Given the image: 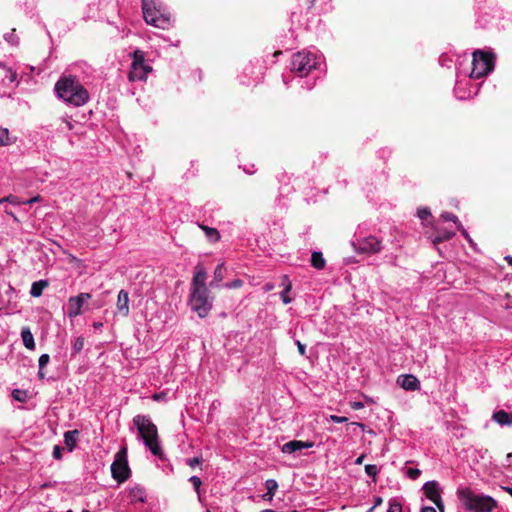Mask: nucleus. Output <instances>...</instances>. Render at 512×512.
<instances>
[{"label":"nucleus","mask_w":512,"mask_h":512,"mask_svg":"<svg viewBox=\"0 0 512 512\" xmlns=\"http://www.w3.org/2000/svg\"><path fill=\"white\" fill-rule=\"evenodd\" d=\"M55 90L58 97L74 106H82L89 99L88 91L73 76L61 77L55 85Z\"/></svg>","instance_id":"nucleus-1"},{"label":"nucleus","mask_w":512,"mask_h":512,"mask_svg":"<svg viewBox=\"0 0 512 512\" xmlns=\"http://www.w3.org/2000/svg\"><path fill=\"white\" fill-rule=\"evenodd\" d=\"M133 424L137 428L145 446L149 448L153 455L161 457L163 453L159 445L158 429L150 417L147 415H136L133 418Z\"/></svg>","instance_id":"nucleus-2"},{"label":"nucleus","mask_w":512,"mask_h":512,"mask_svg":"<svg viewBox=\"0 0 512 512\" xmlns=\"http://www.w3.org/2000/svg\"><path fill=\"white\" fill-rule=\"evenodd\" d=\"M459 499L464 508L470 512H492L497 502L487 495H479L466 488L458 491Z\"/></svg>","instance_id":"nucleus-3"},{"label":"nucleus","mask_w":512,"mask_h":512,"mask_svg":"<svg viewBox=\"0 0 512 512\" xmlns=\"http://www.w3.org/2000/svg\"><path fill=\"white\" fill-rule=\"evenodd\" d=\"M495 54L482 50L473 52L471 78L480 79L493 71L495 66Z\"/></svg>","instance_id":"nucleus-4"},{"label":"nucleus","mask_w":512,"mask_h":512,"mask_svg":"<svg viewBox=\"0 0 512 512\" xmlns=\"http://www.w3.org/2000/svg\"><path fill=\"white\" fill-rule=\"evenodd\" d=\"M143 17L147 24L157 28L167 29L171 24L170 14L162 13L152 1L142 0Z\"/></svg>","instance_id":"nucleus-5"},{"label":"nucleus","mask_w":512,"mask_h":512,"mask_svg":"<svg viewBox=\"0 0 512 512\" xmlns=\"http://www.w3.org/2000/svg\"><path fill=\"white\" fill-rule=\"evenodd\" d=\"M111 474L118 483H124L130 477L131 470L127 460V447H122L115 455L111 465Z\"/></svg>","instance_id":"nucleus-6"},{"label":"nucleus","mask_w":512,"mask_h":512,"mask_svg":"<svg viewBox=\"0 0 512 512\" xmlns=\"http://www.w3.org/2000/svg\"><path fill=\"white\" fill-rule=\"evenodd\" d=\"M190 304L192 310L195 311L199 317H206L212 308V300L208 297V290H198V288L191 289Z\"/></svg>","instance_id":"nucleus-7"},{"label":"nucleus","mask_w":512,"mask_h":512,"mask_svg":"<svg viewBox=\"0 0 512 512\" xmlns=\"http://www.w3.org/2000/svg\"><path fill=\"white\" fill-rule=\"evenodd\" d=\"M151 71L152 67L145 64L144 52L141 50H136L133 53V62L131 64V71L128 74V79L131 82L136 80H145Z\"/></svg>","instance_id":"nucleus-8"},{"label":"nucleus","mask_w":512,"mask_h":512,"mask_svg":"<svg viewBox=\"0 0 512 512\" xmlns=\"http://www.w3.org/2000/svg\"><path fill=\"white\" fill-rule=\"evenodd\" d=\"M315 66L316 62L311 58L310 53L298 52L292 57L291 70L299 73L300 76L307 75Z\"/></svg>","instance_id":"nucleus-9"},{"label":"nucleus","mask_w":512,"mask_h":512,"mask_svg":"<svg viewBox=\"0 0 512 512\" xmlns=\"http://www.w3.org/2000/svg\"><path fill=\"white\" fill-rule=\"evenodd\" d=\"M352 246L358 254H376L382 249L381 241L374 236L357 239L352 242Z\"/></svg>","instance_id":"nucleus-10"},{"label":"nucleus","mask_w":512,"mask_h":512,"mask_svg":"<svg viewBox=\"0 0 512 512\" xmlns=\"http://www.w3.org/2000/svg\"><path fill=\"white\" fill-rule=\"evenodd\" d=\"M425 496L431 500L439 509L440 512H444V504L442 502L438 483L436 481H428L423 486Z\"/></svg>","instance_id":"nucleus-11"},{"label":"nucleus","mask_w":512,"mask_h":512,"mask_svg":"<svg viewBox=\"0 0 512 512\" xmlns=\"http://www.w3.org/2000/svg\"><path fill=\"white\" fill-rule=\"evenodd\" d=\"M90 293H80L77 296L70 297L68 300V316L70 318L81 314V308L85 301L91 299Z\"/></svg>","instance_id":"nucleus-12"},{"label":"nucleus","mask_w":512,"mask_h":512,"mask_svg":"<svg viewBox=\"0 0 512 512\" xmlns=\"http://www.w3.org/2000/svg\"><path fill=\"white\" fill-rule=\"evenodd\" d=\"M206 279H207V273L202 265H197L195 267V273L192 279L191 283V289H207L206 287Z\"/></svg>","instance_id":"nucleus-13"},{"label":"nucleus","mask_w":512,"mask_h":512,"mask_svg":"<svg viewBox=\"0 0 512 512\" xmlns=\"http://www.w3.org/2000/svg\"><path fill=\"white\" fill-rule=\"evenodd\" d=\"M397 382L403 389L408 391H415L420 387L419 380L411 374L400 376Z\"/></svg>","instance_id":"nucleus-14"},{"label":"nucleus","mask_w":512,"mask_h":512,"mask_svg":"<svg viewBox=\"0 0 512 512\" xmlns=\"http://www.w3.org/2000/svg\"><path fill=\"white\" fill-rule=\"evenodd\" d=\"M455 236V232L446 229H436V235L429 237L431 243L440 252L438 245L444 241H448Z\"/></svg>","instance_id":"nucleus-15"},{"label":"nucleus","mask_w":512,"mask_h":512,"mask_svg":"<svg viewBox=\"0 0 512 512\" xmlns=\"http://www.w3.org/2000/svg\"><path fill=\"white\" fill-rule=\"evenodd\" d=\"M313 442H304V441H298V440H292L287 443H285L282 446V452L283 453H293L295 451L301 450L303 448H311L313 447Z\"/></svg>","instance_id":"nucleus-16"},{"label":"nucleus","mask_w":512,"mask_h":512,"mask_svg":"<svg viewBox=\"0 0 512 512\" xmlns=\"http://www.w3.org/2000/svg\"><path fill=\"white\" fill-rule=\"evenodd\" d=\"M117 310L122 316L129 314V295L125 290H120L118 294Z\"/></svg>","instance_id":"nucleus-17"},{"label":"nucleus","mask_w":512,"mask_h":512,"mask_svg":"<svg viewBox=\"0 0 512 512\" xmlns=\"http://www.w3.org/2000/svg\"><path fill=\"white\" fill-rule=\"evenodd\" d=\"M128 498L131 503H144L146 498L145 489L140 485H135L129 489Z\"/></svg>","instance_id":"nucleus-18"},{"label":"nucleus","mask_w":512,"mask_h":512,"mask_svg":"<svg viewBox=\"0 0 512 512\" xmlns=\"http://www.w3.org/2000/svg\"><path fill=\"white\" fill-rule=\"evenodd\" d=\"M492 419L499 425H512V412H506L505 410H499L493 413Z\"/></svg>","instance_id":"nucleus-19"},{"label":"nucleus","mask_w":512,"mask_h":512,"mask_svg":"<svg viewBox=\"0 0 512 512\" xmlns=\"http://www.w3.org/2000/svg\"><path fill=\"white\" fill-rule=\"evenodd\" d=\"M17 78V73L4 63L0 62V82L4 83L6 80L10 83L14 82Z\"/></svg>","instance_id":"nucleus-20"},{"label":"nucleus","mask_w":512,"mask_h":512,"mask_svg":"<svg viewBox=\"0 0 512 512\" xmlns=\"http://www.w3.org/2000/svg\"><path fill=\"white\" fill-rule=\"evenodd\" d=\"M78 436L79 431L76 429L64 433V443L69 451H72L76 447Z\"/></svg>","instance_id":"nucleus-21"},{"label":"nucleus","mask_w":512,"mask_h":512,"mask_svg":"<svg viewBox=\"0 0 512 512\" xmlns=\"http://www.w3.org/2000/svg\"><path fill=\"white\" fill-rule=\"evenodd\" d=\"M265 487L267 489V492L262 496V498L265 501L271 502L273 500V497L278 489V483L274 479H268L265 482Z\"/></svg>","instance_id":"nucleus-22"},{"label":"nucleus","mask_w":512,"mask_h":512,"mask_svg":"<svg viewBox=\"0 0 512 512\" xmlns=\"http://www.w3.org/2000/svg\"><path fill=\"white\" fill-rule=\"evenodd\" d=\"M21 337L23 340V344L27 349L33 350L35 348L34 337L28 327H24L22 329Z\"/></svg>","instance_id":"nucleus-23"},{"label":"nucleus","mask_w":512,"mask_h":512,"mask_svg":"<svg viewBox=\"0 0 512 512\" xmlns=\"http://www.w3.org/2000/svg\"><path fill=\"white\" fill-rule=\"evenodd\" d=\"M199 228L202 229L211 242H218L220 240V234L216 228L208 227L204 224H198Z\"/></svg>","instance_id":"nucleus-24"},{"label":"nucleus","mask_w":512,"mask_h":512,"mask_svg":"<svg viewBox=\"0 0 512 512\" xmlns=\"http://www.w3.org/2000/svg\"><path fill=\"white\" fill-rule=\"evenodd\" d=\"M441 218L445 221L454 222L457 225V229L462 233V235L464 237L468 238L467 231L463 228L462 224L458 221V218L456 215L449 213V212H444L441 214Z\"/></svg>","instance_id":"nucleus-25"},{"label":"nucleus","mask_w":512,"mask_h":512,"mask_svg":"<svg viewBox=\"0 0 512 512\" xmlns=\"http://www.w3.org/2000/svg\"><path fill=\"white\" fill-rule=\"evenodd\" d=\"M311 265L318 270H321L325 267L326 261L323 257V254L318 251H314L311 255Z\"/></svg>","instance_id":"nucleus-26"},{"label":"nucleus","mask_w":512,"mask_h":512,"mask_svg":"<svg viewBox=\"0 0 512 512\" xmlns=\"http://www.w3.org/2000/svg\"><path fill=\"white\" fill-rule=\"evenodd\" d=\"M282 280H283L282 284L284 285V290L281 293V298H282V301L284 304H289L292 301V299L288 296V293L292 289V283L288 280V277L286 275H284L282 277Z\"/></svg>","instance_id":"nucleus-27"},{"label":"nucleus","mask_w":512,"mask_h":512,"mask_svg":"<svg viewBox=\"0 0 512 512\" xmlns=\"http://www.w3.org/2000/svg\"><path fill=\"white\" fill-rule=\"evenodd\" d=\"M48 286V281L40 280L32 284L30 294L33 297H39L42 295L43 289Z\"/></svg>","instance_id":"nucleus-28"},{"label":"nucleus","mask_w":512,"mask_h":512,"mask_svg":"<svg viewBox=\"0 0 512 512\" xmlns=\"http://www.w3.org/2000/svg\"><path fill=\"white\" fill-rule=\"evenodd\" d=\"M224 279V263H220L214 271V280L210 283L213 287L215 283L221 282Z\"/></svg>","instance_id":"nucleus-29"},{"label":"nucleus","mask_w":512,"mask_h":512,"mask_svg":"<svg viewBox=\"0 0 512 512\" xmlns=\"http://www.w3.org/2000/svg\"><path fill=\"white\" fill-rule=\"evenodd\" d=\"M12 397L15 401L24 403L27 400V391L20 390V389H14L12 391Z\"/></svg>","instance_id":"nucleus-30"},{"label":"nucleus","mask_w":512,"mask_h":512,"mask_svg":"<svg viewBox=\"0 0 512 512\" xmlns=\"http://www.w3.org/2000/svg\"><path fill=\"white\" fill-rule=\"evenodd\" d=\"M9 144V131L7 128L0 127V146H6Z\"/></svg>","instance_id":"nucleus-31"},{"label":"nucleus","mask_w":512,"mask_h":512,"mask_svg":"<svg viewBox=\"0 0 512 512\" xmlns=\"http://www.w3.org/2000/svg\"><path fill=\"white\" fill-rule=\"evenodd\" d=\"M85 339L84 337L80 336L77 337L74 344H73V350L75 353H79L83 347H84Z\"/></svg>","instance_id":"nucleus-32"},{"label":"nucleus","mask_w":512,"mask_h":512,"mask_svg":"<svg viewBox=\"0 0 512 512\" xmlns=\"http://www.w3.org/2000/svg\"><path fill=\"white\" fill-rule=\"evenodd\" d=\"M378 468L376 465H373V464H367L365 466V472L367 473L368 476L372 477L373 479H375L376 475L378 474Z\"/></svg>","instance_id":"nucleus-33"},{"label":"nucleus","mask_w":512,"mask_h":512,"mask_svg":"<svg viewBox=\"0 0 512 512\" xmlns=\"http://www.w3.org/2000/svg\"><path fill=\"white\" fill-rule=\"evenodd\" d=\"M242 286H243V281L241 279H235V280L225 284V287L229 288V289H238Z\"/></svg>","instance_id":"nucleus-34"},{"label":"nucleus","mask_w":512,"mask_h":512,"mask_svg":"<svg viewBox=\"0 0 512 512\" xmlns=\"http://www.w3.org/2000/svg\"><path fill=\"white\" fill-rule=\"evenodd\" d=\"M189 481L192 483L193 487L195 488L196 492L199 493L200 487L202 485V481L198 476H192Z\"/></svg>","instance_id":"nucleus-35"},{"label":"nucleus","mask_w":512,"mask_h":512,"mask_svg":"<svg viewBox=\"0 0 512 512\" xmlns=\"http://www.w3.org/2000/svg\"><path fill=\"white\" fill-rule=\"evenodd\" d=\"M418 217L421 220H427L429 217H431V212L428 208H421L418 210Z\"/></svg>","instance_id":"nucleus-36"},{"label":"nucleus","mask_w":512,"mask_h":512,"mask_svg":"<svg viewBox=\"0 0 512 512\" xmlns=\"http://www.w3.org/2000/svg\"><path fill=\"white\" fill-rule=\"evenodd\" d=\"M387 512H402V506L397 501H392L389 504V508Z\"/></svg>","instance_id":"nucleus-37"},{"label":"nucleus","mask_w":512,"mask_h":512,"mask_svg":"<svg viewBox=\"0 0 512 512\" xmlns=\"http://www.w3.org/2000/svg\"><path fill=\"white\" fill-rule=\"evenodd\" d=\"M421 474V471L417 468H409L407 470V475L410 479L415 480L417 479Z\"/></svg>","instance_id":"nucleus-38"},{"label":"nucleus","mask_w":512,"mask_h":512,"mask_svg":"<svg viewBox=\"0 0 512 512\" xmlns=\"http://www.w3.org/2000/svg\"><path fill=\"white\" fill-rule=\"evenodd\" d=\"M50 360V357L48 354H42L40 357H39V368L40 370H43V368L48 364Z\"/></svg>","instance_id":"nucleus-39"},{"label":"nucleus","mask_w":512,"mask_h":512,"mask_svg":"<svg viewBox=\"0 0 512 512\" xmlns=\"http://www.w3.org/2000/svg\"><path fill=\"white\" fill-rule=\"evenodd\" d=\"M5 200L13 205L23 204V200H20L17 196H14V195L6 196Z\"/></svg>","instance_id":"nucleus-40"},{"label":"nucleus","mask_w":512,"mask_h":512,"mask_svg":"<svg viewBox=\"0 0 512 512\" xmlns=\"http://www.w3.org/2000/svg\"><path fill=\"white\" fill-rule=\"evenodd\" d=\"M202 459L200 457H194L187 460V465L191 468L195 467L196 465L201 464Z\"/></svg>","instance_id":"nucleus-41"},{"label":"nucleus","mask_w":512,"mask_h":512,"mask_svg":"<svg viewBox=\"0 0 512 512\" xmlns=\"http://www.w3.org/2000/svg\"><path fill=\"white\" fill-rule=\"evenodd\" d=\"M52 454L55 459L60 460L62 457V449L60 448V446L55 445Z\"/></svg>","instance_id":"nucleus-42"},{"label":"nucleus","mask_w":512,"mask_h":512,"mask_svg":"<svg viewBox=\"0 0 512 512\" xmlns=\"http://www.w3.org/2000/svg\"><path fill=\"white\" fill-rule=\"evenodd\" d=\"M330 419H331V421H333L335 423H344V422L348 421L347 417L337 416V415H331Z\"/></svg>","instance_id":"nucleus-43"},{"label":"nucleus","mask_w":512,"mask_h":512,"mask_svg":"<svg viewBox=\"0 0 512 512\" xmlns=\"http://www.w3.org/2000/svg\"><path fill=\"white\" fill-rule=\"evenodd\" d=\"M40 199H41V197L39 195H37V196H35V197L31 198V199L23 200V204L31 205L33 203L38 202Z\"/></svg>","instance_id":"nucleus-44"},{"label":"nucleus","mask_w":512,"mask_h":512,"mask_svg":"<svg viewBox=\"0 0 512 512\" xmlns=\"http://www.w3.org/2000/svg\"><path fill=\"white\" fill-rule=\"evenodd\" d=\"M350 406L354 410H359V409H362L364 407V404L362 402H356L355 401V402H351Z\"/></svg>","instance_id":"nucleus-45"},{"label":"nucleus","mask_w":512,"mask_h":512,"mask_svg":"<svg viewBox=\"0 0 512 512\" xmlns=\"http://www.w3.org/2000/svg\"><path fill=\"white\" fill-rule=\"evenodd\" d=\"M296 345H297V348H298V351L299 353L303 356L305 355V345L302 344L300 341H296Z\"/></svg>","instance_id":"nucleus-46"},{"label":"nucleus","mask_w":512,"mask_h":512,"mask_svg":"<svg viewBox=\"0 0 512 512\" xmlns=\"http://www.w3.org/2000/svg\"><path fill=\"white\" fill-rule=\"evenodd\" d=\"M364 458H365V455H364V454L360 455V456L355 460V464H356V465H361V464L363 463V461H364Z\"/></svg>","instance_id":"nucleus-47"},{"label":"nucleus","mask_w":512,"mask_h":512,"mask_svg":"<svg viewBox=\"0 0 512 512\" xmlns=\"http://www.w3.org/2000/svg\"><path fill=\"white\" fill-rule=\"evenodd\" d=\"M164 396H165V393L154 394V395H153V399H154V400H156V401H158V400L163 399V398H164Z\"/></svg>","instance_id":"nucleus-48"},{"label":"nucleus","mask_w":512,"mask_h":512,"mask_svg":"<svg viewBox=\"0 0 512 512\" xmlns=\"http://www.w3.org/2000/svg\"><path fill=\"white\" fill-rule=\"evenodd\" d=\"M421 512H436V510L433 507L427 506V507H423Z\"/></svg>","instance_id":"nucleus-49"},{"label":"nucleus","mask_w":512,"mask_h":512,"mask_svg":"<svg viewBox=\"0 0 512 512\" xmlns=\"http://www.w3.org/2000/svg\"><path fill=\"white\" fill-rule=\"evenodd\" d=\"M306 2L308 5V8L311 9L315 5L316 0H306Z\"/></svg>","instance_id":"nucleus-50"},{"label":"nucleus","mask_w":512,"mask_h":512,"mask_svg":"<svg viewBox=\"0 0 512 512\" xmlns=\"http://www.w3.org/2000/svg\"><path fill=\"white\" fill-rule=\"evenodd\" d=\"M511 460H512V453H508L506 455V462H507L508 465L511 464Z\"/></svg>","instance_id":"nucleus-51"},{"label":"nucleus","mask_w":512,"mask_h":512,"mask_svg":"<svg viewBox=\"0 0 512 512\" xmlns=\"http://www.w3.org/2000/svg\"><path fill=\"white\" fill-rule=\"evenodd\" d=\"M7 214H9L11 216V218H13L15 221H18V218L15 216V214L11 211H6Z\"/></svg>","instance_id":"nucleus-52"},{"label":"nucleus","mask_w":512,"mask_h":512,"mask_svg":"<svg viewBox=\"0 0 512 512\" xmlns=\"http://www.w3.org/2000/svg\"><path fill=\"white\" fill-rule=\"evenodd\" d=\"M504 490L512 497V487H504Z\"/></svg>","instance_id":"nucleus-53"},{"label":"nucleus","mask_w":512,"mask_h":512,"mask_svg":"<svg viewBox=\"0 0 512 512\" xmlns=\"http://www.w3.org/2000/svg\"><path fill=\"white\" fill-rule=\"evenodd\" d=\"M352 424H353V425H357V426H359L362 430H364V429H365V425H364V424H362V423L353 422Z\"/></svg>","instance_id":"nucleus-54"},{"label":"nucleus","mask_w":512,"mask_h":512,"mask_svg":"<svg viewBox=\"0 0 512 512\" xmlns=\"http://www.w3.org/2000/svg\"><path fill=\"white\" fill-rule=\"evenodd\" d=\"M38 376H39L40 379H44L45 373L42 370L39 369Z\"/></svg>","instance_id":"nucleus-55"},{"label":"nucleus","mask_w":512,"mask_h":512,"mask_svg":"<svg viewBox=\"0 0 512 512\" xmlns=\"http://www.w3.org/2000/svg\"><path fill=\"white\" fill-rule=\"evenodd\" d=\"M505 260L507 261V263H508L509 265H512V256H507V257H505Z\"/></svg>","instance_id":"nucleus-56"},{"label":"nucleus","mask_w":512,"mask_h":512,"mask_svg":"<svg viewBox=\"0 0 512 512\" xmlns=\"http://www.w3.org/2000/svg\"><path fill=\"white\" fill-rule=\"evenodd\" d=\"M382 503V498L378 497L375 501V506L380 505Z\"/></svg>","instance_id":"nucleus-57"},{"label":"nucleus","mask_w":512,"mask_h":512,"mask_svg":"<svg viewBox=\"0 0 512 512\" xmlns=\"http://www.w3.org/2000/svg\"><path fill=\"white\" fill-rule=\"evenodd\" d=\"M101 326H102V323H96V322L94 323V327H95V328H99V327H101Z\"/></svg>","instance_id":"nucleus-58"},{"label":"nucleus","mask_w":512,"mask_h":512,"mask_svg":"<svg viewBox=\"0 0 512 512\" xmlns=\"http://www.w3.org/2000/svg\"><path fill=\"white\" fill-rule=\"evenodd\" d=\"M272 288H273V285L266 284V289H267V290H271Z\"/></svg>","instance_id":"nucleus-59"},{"label":"nucleus","mask_w":512,"mask_h":512,"mask_svg":"<svg viewBox=\"0 0 512 512\" xmlns=\"http://www.w3.org/2000/svg\"><path fill=\"white\" fill-rule=\"evenodd\" d=\"M4 202H7V201L5 200V197L0 199V205H1L2 203H4Z\"/></svg>","instance_id":"nucleus-60"},{"label":"nucleus","mask_w":512,"mask_h":512,"mask_svg":"<svg viewBox=\"0 0 512 512\" xmlns=\"http://www.w3.org/2000/svg\"><path fill=\"white\" fill-rule=\"evenodd\" d=\"M82 512H90V511H89V510L84 509V510H82Z\"/></svg>","instance_id":"nucleus-61"},{"label":"nucleus","mask_w":512,"mask_h":512,"mask_svg":"<svg viewBox=\"0 0 512 512\" xmlns=\"http://www.w3.org/2000/svg\"><path fill=\"white\" fill-rule=\"evenodd\" d=\"M67 512H73L72 510H68Z\"/></svg>","instance_id":"nucleus-62"},{"label":"nucleus","mask_w":512,"mask_h":512,"mask_svg":"<svg viewBox=\"0 0 512 512\" xmlns=\"http://www.w3.org/2000/svg\"><path fill=\"white\" fill-rule=\"evenodd\" d=\"M292 512H298V511L294 510V511H292Z\"/></svg>","instance_id":"nucleus-63"}]
</instances>
